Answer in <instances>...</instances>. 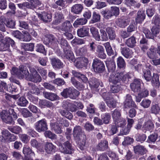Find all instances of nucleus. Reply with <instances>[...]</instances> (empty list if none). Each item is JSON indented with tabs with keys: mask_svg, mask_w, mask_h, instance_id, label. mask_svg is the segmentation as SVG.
I'll return each mask as SVG.
<instances>
[{
	"mask_svg": "<svg viewBox=\"0 0 160 160\" xmlns=\"http://www.w3.org/2000/svg\"><path fill=\"white\" fill-rule=\"evenodd\" d=\"M157 49L153 46H152L147 52L148 57L150 59H154L157 58Z\"/></svg>",
	"mask_w": 160,
	"mask_h": 160,
	"instance_id": "nucleus-22",
	"label": "nucleus"
},
{
	"mask_svg": "<svg viewBox=\"0 0 160 160\" xmlns=\"http://www.w3.org/2000/svg\"><path fill=\"white\" fill-rule=\"evenodd\" d=\"M51 64L54 69H60L63 67V63L59 59L55 58L50 59Z\"/></svg>",
	"mask_w": 160,
	"mask_h": 160,
	"instance_id": "nucleus-17",
	"label": "nucleus"
},
{
	"mask_svg": "<svg viewBox=\"0 0 160 160\" xmlns=\"http://www.w3.org/2000/svg\"><path fill=\"white\" fill-rule=\"evenodd\" d=\"M106 103L109 108H115L116 107L117 102L113 98H110L106 101Z\"/></svg>",
	"mask_w": 160,
	"mask_h": 160,
	"instance_id": "nucleus-53",
	"label": "nucleus"
},
{
	"mask_svg": "<svg viewBox=\"0 0 160 160\" xmlns=\"http://www.w3.org/2000/svg\"><path fill=\"white\" fill-rule=\"evenodd\" d=\"M152 21L155 25L154 26L160 28V15H155L153 17Z\"/></svg>",
	"mask_w": 160,
	"mask_h": 160,
	"instance_id": "nucleus-56",
	"label": "nucleus"
},
{
	"mask_svg": "<svg viewBox=\"0 0 160 160\" xmlns=\"http://www.w3.org/2000/svg\"><path fill=\"white\" fill-rule=\"evenodd\" d=\"M0 116L3 122L9 124H14L15 122L8 111L3 110L0 112Z\"/></svg>",
	"mask_w": 160,
	"mask_h": 160,
	"instance_id": "nucleus-5",
	"label": "nucleus"
},
{
	"mask_svg": "<svg viewBox=\"0 0 160 160\" xmlns=\"http://www.w3.org/2000/svg\"><path fill=\"white\" fill-rule=\"evenodd\" d=\"M52 104L51 102L46 100L40 99L39 102V106L41 108L45 107H50L52 106Z\"/></svg>",
	"mask_w": 160,
	"mask_h": 160,
	"instance_id": "nucleus-43",
	"label": "nucleus"
},
{
	"mask_svg": "<svg viewBox=\"0 0 160 160\" xmlns=\"http://www.w3.org/2000/svg\"><path fill=\"white\" fill-rule=\"evenodd\" d=\"M73 46L77 45H81L85 43V41L82 39L79 38H75L73 39L71 42Z\"/></svg>",
	"mask_w": 160,
	"mask_h": 160,
	"instance_id": "nucleus-59",
	"label": "nucleus"
},
{
	"mask_svg": "<svg viewBox=\"0 0 160 160\" xmlns=\"http://www.w3.org/2000/svg\"><path fill=\"white\" fill-rule=\"evenodd\" d=\"M112 116L113 121H117L121 117V113L120 110L118 109H115L112 112Z\"/></svg>",
	"mask_w": 160,
	"mask_h": 160,
	"instance_id": "nucleus-41",
	"label": "nucleus"
},
{
	"mask_svg": "<svg viewBox=\"0 0 160 160\" xmlns=\"http://www.w3.org/2000/svg\"><path fill=\"white\" fill-rule=\"evenodd\" d=\"M19 136L21 141L25 143H27L30 139L29 137L26 134H20Z\"/></svg>",
	"mask_w": 160,
	"mask_h": 160,
	"instance_id": "nucleus-64",
	"label": "nucleus"
},
{
	"mask_svg": "<svg viewBox=\"0 0 160 160\" xmlns=\"http://www.w3.org/2000/svg\"><path fill=\"white\" fill-rule=\"evenodd\" d=\"M29 74L28 72V74L24 77V78H25L27 80L35 83L39 82L41 81L42 80L41 77L38 73L30 74V75H29Z\"/></svg>",
	"mask_w": 160,
	"mask_h": 160,
	"instance_id": "nucleus-10",
	"label": "nucleus"
},
{
	"mask_svg": "<svg viewBox=\"0 0 160 160\" xmlns=\"http://www.w3.org/2000/svg\"><path fill=\"white\" fill-rule=\"evenodd\" d=\"M106 31L110 40H113L115 39L116 37L115 31L112 27H108L106 29Z\"/></svg>",
	"mask_w": 160,
	"mask_h": 160,
	"instance_id": "nucleus-40",
	"label": "nucleus"
},
{
	"mask_svg": "<svg viewBox=\"0 0 160 160\" xmlns=\"http://www.w3.org/2000/svg\"><path fill=\"white\" fill-rule=\"evenodd\" d=\"M12 74L17 75L19 78L22 79L24 78L28 73V71L27 67L24 65H21L19 67V69L18 68L13 67L11 71Z\"/></svg>",
	"mask_w": 160,
	"mask_h": 160,
	"instance_id": "nucleus-3",
	"label": "nucleus"
},
{
	"mask_svg": "<svg viewBox=\"0 0 160 160\" xmlns=\"http://www.w3.org/2000/svg\"><path fill=\"white\" fill-rule=\"evenodd\" d=\"M28 1L30 3H29V7H28V8L32 9L36 8L38 6H40L42 4L41 2L38 0H28Z\"/></svg>",
	"mask_w": 160,
	"mask_h": 160,
	"instance_id": "nucleus-37",
	"label": "nucleus"
},
{
	"mask_svg": "<svg viewBox=\"0 0 160 160\" xmlns=\"http://www.w3.org/2000/svg\"><path fill=\"white\" fill-rule=\"evenodd\" d=\"M111 63L112 67L111 68L110 65L108 67L109 69L111 68V72H112L109 78L110 85V91L112 93H117L121 89L120 81L122 80L125 83H127L131 78L132 74L122 72H114L116 68V65L113 62H112Z\"/></svg>",
	"mask_w": 160,
	"mask_h": 160,
	"instance_id": "nucleus-1",
	"label": "nucleus"
},
{
	"mask_svg": "<svg viewBox=\"0 0 160 160\" xmlns=\"http://www.w3.org/2000/svg\"><path fill=\"white\" fill-rule=\"evenodd\" d=\"M114 122L116 125L121 127H123L126 124L125 120L122 118L118 119L117 121H114Z\"/></svg>",
	"mask_w": 160,
	"mask_h": 160,
	"instance_id": "nucleus-62",
	"label": "nucleus"
},
{
	"mask_svg": "<svg viewBox=\"0 0 160 160\" xmlns=\"http://www.w3.org/2000/svg\"><path fill=\"white\" fill-rule=\"evenodd\" d=\"M36 130L39 132H43L48 129V125L46 120L42 119L36 122L34 125Z\"/></svg>",
	"mask_w": 160,
	"mask_h": 160,
	"instance_id": "nucleus-7",
	"label": "nucleus"
},
{
	"mask_svg": "<svg viewBox=\"0 0 160 160\" xmlns=\"http://www.w3.org/2000/svg\"><path fill=\"white\" fill-rule=\"evenodd\" d=\"M90 31L93 37L97 41H101L100 36L99 34L98 30L95 27H92L90 28Z\"/></svg>",
	"mask_w": 160,
	"mask_h": 160,
	"instance_id": "nucleus-32",
	"label": "nucleus"
},
{
	"mask_svg": "<svg viewBox=\"0 0 160 160\" xmlns=\"http://www.w3.org/2000/svg\"><path fill=\"white\" fill-rule=\"evenodd\" d=\"M101 16L99 13L96 12H94L92 13V18L90 20L91 23H94L100 21Z\"/></svg>",
	"mask_w": 160,
	"mask_h": 160,
	"instance_id": "nucleus-42",
	"label": "nucleus"
},
{
	"mask_svg": "<svg viewBox=\"0 0 160 160\" xmlns=\"http://www.w3.org/2000/svg\"><path fill=\"white\" fill-rule=\"evenodd\" d=\"M58 43L61 45L62 48L63 50H66V49H68L70 48V46L68 44L67 41L62 38V36H60L58 39Z\"/></svg>",
	"mask_w": 160,
	"mask_h": 160,
	"instance_id": "nucleus-23",
	"label": "nucleus"
},
{
	"mask_svg": "<svg viewBox=\"0 0 160 160\" xmlns=\"http://www.w3.org/2000/svg\"><path fill=\"white\" fill-rule=\"evenodd\" d=\"M37 15L39 18L44 22H50L51 20L52 16L50 14L43 12L41 13H37Z\"/></svg>",
	"mask_w": 160,
	"mask_h": 160,
	"instance_id": "nucleus-19",
	"label": "nucleus"
},
{
	"mask_svg": "<svg viewBox=\"0 0 160 160\" xmlns=\"http://www.w3.org/2000/svg\"><path fill=\"white\" fill-rule=\"evenodd\" d=\"M92 67L94 72L98 73L102 72L105 69L103 62L98 59L93 60Z\"/></svg>",
	"mask_w": 160,
	"mask_h": 160,
	"instance_id": "nucleus-4",
	"label": "nucleus"
},
{
	"mask_svg": "<svg viewBox=\"0 0 160 160\" xmlns=\"http://www.w3.org/2000/svg\"><path fill=\"white\" fill-rule=\"evenodd\" d=\"M151 101L148 99H145L140 103V105L144 108H148L150 106Z\"/></svg>",
	"mask_w": 160,
	"mask_h": 160,
	"instance_id": "nucleus-58",
	"label": "nucleus"
},
{
	"mask_svg": "<svg viewBox=\"0 0 160 160\" xmlns=\"http://www.w3.org/2000/svg\"><path fill=\"white\" fill-rule=\"evenodd\" d=\"M136 43L135 38L133 36L127 40L125 42L126 45L129 47L133 48L135 46Z\"/></svg>",
	"mask_w": 160,
	"mask_h": 160,
	"instance_id": "nucleus-38",
	"label": "nucleus"
},
{
	"mask_svg": "<svg viewBox=\"0 0 160 160\" xmlns=\"http://www.w3.org/2000/svg\"><path fill=\"white\" fill-rule=\"evenodd\" d=\"M83 8L82 5L81 4H76L73 5L71 8V11L76 14L80 13Z\"/></svg>",
	"mask_w": 160,
	"mask_h": 160,
	"instance_id": "nucleus-29",
	"label": "nucleus"
},
{
	"mask_svg": "<svg viewBox=\"0 0 160 160\" xmlns=\"http://www.w3.org/2000/svg\"><path fill=\"white\" fill-rule=\"evenodd\" d=\"M72 28V27L70 22L68 21H66L59 28V30L64 32H68L71 30Z\"/></svg>",
	"mask_w": 160,
	"mask_h": 160,
	"instance_id": "nucleus-21",
	"label": "nucleus"
},
{
	"mask_svg": "<svg viewBox=\"0 0 160 160\" xmlns=\"http://www.w3.org/2000/svg\"><path fill=\"white\" fill-rule=\"evenodd\" d=\"M28 84L29 86L30 91L31 93L37 95L40 94L41 92L36 86L30 82H29Z\"/></svg>",
	"mask_w": 160,
	"mask_h": 160,
	"instance_id": "nucleus-34",
	"label": "nucleus"
},
{
	"mask_svg": "<svg viewBox=\"0 0 160 160\" xmlns=\"http://www.w3.org/2000/svg\"><path fill=\"white\" fill-rule=\"evenodd\" d=\"M82 134V128L81 126H77L73 129V135L75 139L77 142L80 140V138Z\"/></svg>",
	"mask_w": 160,
	"mask_h": 160,
	"instance_id": "nucleus-13",
	"label": "nucleus"
},
{
	"mask_svg": "<svg viewBox=\"0 0 160 160\" xmlns=\"http://www.w3.org/2000/svg\"><path fill=\"white\" fill-rule=\"evenodd\" d=\"M100 82V80L94 78L91 79V81L89 82V83L91 86L97 88L99 86Z\"/></svg>",
	"mask_w": 160,
	"mask_h": 160,
	"instance_id": "nucleus-52",
	"label": "nucleus"
},
{
	"mask_svg": "<svg viewBox=\"0 0 160 160\" xmlns=\"http://www.w3.org/2000/svg\"><path fill=\"white\" fill-rule=\"evenodd\" d=\"M54 19L53 24L55 25H58L63 21L64 17L61 12H58L55 13Z\"/></svg>",
	"mask_w": 160,
	"mask_h": 160,
	"instance_id": "nucleus-20",
	"label": "nucleus"
},
{
	"mask_svg": "<svg viewBox=\"0 0 160 160\" xmlns=\"http://www.w3.org/2000/svg\"><path fill=\"white\" fill-rule=\"evenodd\" d=\"M8 129L12 133L16 134H18L22 132L21 128L18 126H9L8 127Z\"/></svg>",
	"mask_w": 160,
	"mask_h": 160,
	"instance_id": "nucleus-35",
	"label": "nucleus"
},
{
	"mask_svg": "<svg viewBox=\"0 0 160 160\" xmlns=\"http://www.w3.org/2000/svg\"><path fill=\"white\" fill-rule=\"evenodd\" d=\"M44 134L46 137H48L52 139H56V135L52 133L50 131H47L44 132Z\"/></svg>",
	"mask_w": 160,
	"mask_h": 160,
	"instance_id": "nucleus-60",
	"label": "nucleus"
},
{
	"mask_svg": "<svg viewBox=\"0 0 160 160\" xmlns=\"http://www.w3.org/2000/svg\"><path fill=\"white\" fill-rule=\"evenodd\" d=\"M31 145L37 148L38 150L41 152H44V151L43 149H41L40 147L41 146L40 143H38L37 141L35 139H32L30 141Z\"/></svg>",
	"mask_w": 160,
	"mask_h": 160,
	"instance_id": "nucleus-47",
	"label": "nucleus"
},
{
	"mask_svg": "<svg viewBox=\"0 0 160 160\" xmlns=\"http://www.w3.org/2000/svg\"><path fill=\"white\" fill-rule=\"evenodd\" d=\"M147 136L145 134H137L136 135L135 140L141 143L143 142L146 139Z\"/></svg>",
	"mask_w": 160,
	"mask_h": 160,
	"instance_id": "nucleus-51",
	"label": "nucleus"
},
{
	"mask_svg": "<svg viewBox=\"0 0 160 160\" xmlns=\"http://www.w3.org/2000/svg\"><path fill=\"white\" fill-rule=\"evenodd\" d=\"M124 106L126 108H129L133 107L136 108L137 106L134 101L132 100L130 95L127 94L126 98L124 102Z\"/></svg>",
	"mask_w": 160,
	"mask_h": 160,
	"instance_id": "nucleus-9",
	"label": "nucleus"
},
{
	"mask_svg": "<svg viewBox=\"0 0 160 160\" xmlns=\"http://www.w3.org/2000/svg\"><path fill=\"white\" fill-rule=\"evenodd\" d=\"M120 50L121 54L125 58H128L132 57L133 52L131 49L127 47H121Z\"/></svg>",
	"mask_w": 160,
	"mask_h": 160,
	"instance_id": "nucleus-18",
	"label": "nucleus"
},
{
	"mask_svg": "<svg viewBox=\"0 0 160 160\" xmlns=\"http://www.w3.org/2000/svg\"><path fill=\"white\" fill-rule=\"evenodd\" d=\"M109 56H111L113 54V51L109 42H107L103 44Z\"/></svg>",
	"mask_w": 160,
	"mask_h": 160,
	"instance_id": "nucleus-49",
	"label": "nucleus"
},
{
	"mask_svg": "<svg viewBox=\"0 0 160 160\" xmlns=\"http://www.w3.org/2000/svg\"><path fill=\"white\" fill-rule=\"evenodd\" d=\"M88 62V59L85 57L79 58L77 59L75 63V66L78 68L86 67Z\"/></svg>",
	"mask_w": 160,
	"mask_h": 160,
	"instance_id": "nucleus-8",
	"label": "nucleus"
},
{
	"mask_svg": "<svg viewBox=\"0 0 160 160\" xmlns=\"http://www.w3.org/2000/svg\"><path fill=\"white\" fill-rule=\"evenodd\" d=\"M51 126L52 129L53 130L55 133L60 134L62 132L59 121H58V122L56 123H51Z\"/></svg>",
	"mask_w": 160,
	"mask_h": 160,
	"instance_id": "nucleus-36",
	"label": "nucleus"
},
{
	"mask_svg": "<svg viewBox=\"0 0 160 160\" xmlns=\"http://www.w3.org/2000/svg\"><path fill=\"white\" fill-rule=\"evenodd\" d=\"M134 153L138 155H143L148 152L145 147L142 145H138L133 147Z\"/></svg>",
	"mask_w": 160,
	"mask_h": 160,
	"instance_id": "nucleus-12",
	"label": "nucleus"
},
{
	"mask_svg": "<svg viewBox=\"0 0 160 160\" xmlns=\"http://www.w3.org/2000/svg\"><path fill=\"white\" fill-rule=\"evenodd\" d=\"M83 126L86 131L88 132L92 131L94 129V126L88 122H86Z\"/></svg>",
	"mask_w": 160,
	"mask_h": 160,
	"instance_id": "nucleus-55",
	"label": "nucleus"
},
{
	"mask_svg": "<svg viewBox=\"0 0 160 160\" xmlns=\"http://www.w3.org/2000/svg\"><path fill=\"white\" fill-rule=\"evenodd\" d=\"M117 64L120 68H124L126 66V63L123 58L121 56L119 57L117 59Z\"/></svg>",
	"mask_w": 160,
	"mask_h": 160,
	"instance_id": "nucleus-48",
	"label": "nucleus"
},
{
	"mask_svg": "<svg viewBox=\"0 0 160 160\" xmlns=\"http://www.w3.org/2000/svg\"><path fill=\"white\" fill-rule=\"evenodd\" d=\"M60 151L62 153L71 154L74 152V149L68 141H67L63 143V145L60 143L57 144Z\"/></svg>",
	"mask_w": 160,
	"mask_h": 160,
	"instance_id": "nucleus-6",
	"label": "nucleus"
},
{
	"mask_svg": "<svg viewBox=\"0 0 160 160\" xmlns=\"http://www.w3.org/2000/svg\"><path fill=\"white\" fill-rule=\"evenodd\" d=\"M134 142V139L129 137H127L124 138V141L122 142V144L124 146L130 145Z\"/></svg>",
	"mask_w": 160,
	"mask_h": 160,
	"instance_id": "nucleus-63",
	"label": "nucleus"
},
{
	"mask_svg": "<svg viewBox=\"0 0 160 160\" xmlns=\"http://www.w3.org/2000/svg\"><path fill=\"white\" fill-rule=\"evenodd\" d=\"M145 17L146 15L144 11L141 10L138 11L135 19L136 22L138 23H142L145 19Z\"/></svg>",
	"mask_w": 160,
	"mask_h": 160,
	"instance_id": "nucleus-27",
	"label": "nucleus"
},
{
	"mask_svg": "<svg viewBox=\"0 0 160 160\" xmlns=\"http://www.w3.org/2000/svg\"><path fill=\"white\" fill-rule=\"evenodd\" d=\"M64 52V57L68 59L70 62H74L75 61V58L73 53L72 51L70 50V48L68 49H66V50H63Z\"/></svg>",
	"mask_w": 160,
	"mask_h": 160,
	"instance_id": "nucleus-24",
	"label": "nucleus"
},
{
	"mask_svg": "<svg viewBox=\"0 0 160 160\" xmlns=\"http://www.w3.org/2000/svg\"><path fill=\"white\" fill-rule=\"evenodd\" d=\"M28 103V102L26 99L24 97H21L18 100L17 104L21 107H26Z\"/></svg>",
	"mask_w": 160,
	"mask_h": 160,
	"instance_id": "nucleus-45",
	"label": "nucleus"
},
{
	"mask_svg": "<svg viewBox=\"0 0 160 160\" xmlns=\"http://www.w3.org/2000/svg\"><path fill=\"white\" fill-rule=\"evenodd\" d=\"M23 153L26 155H30L31 157H35V154L34 153L32 152L31 148L28 146L25 145L23 148ZM23 160H33L31 158H29L28 157L25 156L23 159Z\"/></svg>",
	"mask_w": 160,
	"mask_h": 160,
	"instance_id": "nucleus-11",
	"label": "nucleus"
},
{
	"mask_svg": "<svg viewBox=\"0 0 160 160\" xmlns=\"http://www.w3.org/2000/svg\"><path fill=\"white\" fill-rule=\"evenodd\" d=\"M43 94L45 98L51 101H54L58 98L57 95L53 93L44 92H43Z\"/></svg>",
	"mask_w": 160,
	"mask_h": 160,
	"instance_id": "nucleus-28",
	"label": "nucleus"
},
{
	"mask_svg": "<svg viewBox=\"0 0 160 160\" xmlns=\"http://www.w3.org/2000/svg\"><path fill=\"white\" fill-rule=\"evenodd\" d=\"M125 4L128 6H133L134 7L138 8L140 4L134 0H125Z\"/></svg>",
	"mask_w": 160,
	"mask_h": 160,
	"instance_id": "nucleus-44",
	"label": "nucleus"
},
{
	"mask_svg": "<svg viewBox=\"0 0 160 160\" xmlns=\"http://www.w3.org/2000/svg\"><path fill=\"white\" fill-rule=\"evenodd\" d=\"M87 22V20L84 18L77 19L73 24V26L75 28H77L79 26L82 25L86 24Z\"/></svg>",
	"mask_w": 160,
	"mask_h": 160,
	"instance_id": "nucleus-39",
	"label": "nucleus"
},
{
	"mask_svg": "<svg viewBox=\"0 0 160 160\" xmlns=\"http://www.w3.org/2000/svg\"><path fill=\"white\" fill-rule=\"evenodd\" d=\"M56 149V146L52 142H47L44 145V150L45 152L48 154H52L55 152Z\"/></svg>",
	"mask_w": 160,
	"mask_h": 160,
	"instance_id": "nucleus-16",
	"label": "nucleus"
},
{
	"mask_svg": "<svg viewBox=\"0 0 160 160\" xmlns=\"http://www.w3.org/2000/svg\"><path fill=\"white\" fill-rule=\"evenodd\" d=\"M63 107L66 109H60L59 110L60 113L62 116L70 120L72 118L73 115L71 112H68V109L72 112H75L76 110L77 107H78L80 109H82L83 108V106L80 102L78 103L75 102H68L64 104Z\"/></svg>",
	"mask_w": 160,
	"mask_h": 160,
	"instance_id": "nucleus-2",
	"label": "nucleus"
},
{
	"mask_svg": "<svg viewBox=\"0 0 160 160\" xmlns=\"http://www.w3.org/2000/svg\"><path fill=\"white\" fill-rule=\"evenodd\" d=\"M108 148V142L105 140H101L97 146V149L101 151L106 150H107Z\"/></svg>",
	"mask_w": 160,
	"mask_h": 160,
	"instance_id": "nucleus-26",
	"label": "nucleus"
},
{
	"mask_svg": "<svg viewBox=\"0 0 160 160\" xmlns=\"http://www.w3.org/2000/svg\"><path fill=\"white\" fill-rule=\"evenodd\" d=\"M154 128V124L152 121L149 120L145 122L142 128V130L144 132L147 130L152 131Z\"/></svg>",
	"mask_w": 160,
	"mask_h": 160,
	"instance_id": "nucleus-15",
	"label": "nucleus"
},
{
	"mask_svg": "<svg viewBox=\"0 0 160 160\" xmlns=\"http://www.w3.org/2000/svg\"><path fill=\"white\" fill-rule=\"evenodd\" d=\"M89 32V28L86 27H83L78 29L77 31L78 35L80 37H84L88 36Z\"/></svg>",
	"mask_w": 160,
	"mask_h": 160,
	"instance_id": "nucleus-25",
	"label": "nucleus"
},
{
	"mask_svg": "<svg viewBox=\"0 0 160 160\" xmlns=\"http://www.w3.org/2000/svg\"><path fill=\"white\" fill-rule=\"evenodd\" d=\"M102 14L104 18L106 19H110L113 16L110 10L108 9H105L102 11Z\"/></svg>",
	"mask_w": 160,
	"mask_h": 160,
	"instance_id": "nucleus-50",
	"label": "nucleus"
},
{
	"mask_svg": "<svg viewBox=\"0 0 160 160\" xmlns=\"http://www.w3.org/2000/svg\"><path fill=\"white\" fill-rule=\"evenodd\" d=\"M22 48L25 51H32L33 50L34 44L32 43L22 44Z\"/></svg>",
	"mask_w": 160,
	"mask_h": 160,
	"instance_id": "nucleus-46",
	"label": "nucleus"
},
{
	"mask_svg": "<svg viewBox=\"0 0 160 160\" xmlns=\"http://www.w3.org/2000/svg\"><path fill=\"white\" fill-rule=\"evenodd\" d=\"M96 51L98 53V57L102 59L106 58V55L104 53V49L102 46L100 45H98Z\"/></svg>",
	"mask_w": 160,
	"mask_h": 160,
	"instance_id": "nucleus-30",
	"label": "nucleus"
},
{
	"mask_svg": "<svg viewBox=\"0 0 160 160\" xmlns=\"http://www.w3.org/2000/svg\"><path fill=\"white\" fill-rule=\"evenodd\" d=\"M160 111V108L157 104L154 105L151 107L150 111L152 113L157 115L158 114Z\"/></svg>",
	"mask_w": 160,
	"mask_h": 160,
	"instance_id": "nucleus-57",
	"label": "nucleus"
},
{
	"mask_svg": "<svg viewBox=\"0 0 160 160\" xmlns=\"http://www.w3.org/2000/svg\"><path fill=\"white\" fill-rule=\"evenodd\" d=\"M72 88H68L64 89L63 91L61 92V95L65 98H67L68 97L70 98V95H71V93L72 92Z\"/></svg>",
	"mask_w": 160,
	"mask_h": 160,
	"instance_id": "nucleus-54",
	"label": "nucleus"
},
{
	"mask_svg": "<svg viewBox=\"0 0 160 160\" xmlns=\"http://www.w3.org/2000/svg\"><path fill=\"white\" fill-rule=\"evenodd\" d=\"M36 51L37 52L46 54V51L44 46L42 44H38L36 46Z\"/></svg>",
	"mask_w": 160,
	"mask_h": 160,
	"instance_id": "nucleus-61",
	"label": "nucleus"
},
{
	"mask_svg": "<svg viewBox=\"0 0 160 160\" xmlns=\"http://www.w3.org/2000/svg\"><path fill=\"white\" fill-rule=\"evenodd\" d=\"M129 23V22L128 20L122 18H118L116 22L117 25L122 28L125 27Z\"/></svg>",
	"mask_w": 160,
	"mask_h": 160,
	"instance_id": "nucleus-31",
	"label": "nucleus"
},
{
	"mask_svg": "<svg viewBox=\"0 0 160 160\" xmlns=\"http://www.w3.org/2000/svg\"><path fill=\"white\" fill-rule=\"evenodd\" d=\"M71 82L74 86L79 90H82L84 88L83 84L76 80L74 77L71 78Z\"/></svg>",
	"mask_w": 160,
	"mask_h": 160,
	"instance_id": "nucleus-33",
	"label": "nucleus"
},
{
	"mask_svg": "<svg viewBox=\"0 0 160 160\" xmlns=\"http://www.w3.org/2000/svg\"><path fill=\"white\" fill-rule=\"evenodd\" d=\"M141 82V81L140 79H135L133 82L130 84V87L132 90L135 92H139L141 89L140 86Z\"/></svg>",
	"mask_w": 160,
	"mask_h": 160,
	"instance_id": "nucleus-14",
	"label": "nucleus"
}]
</instances>
